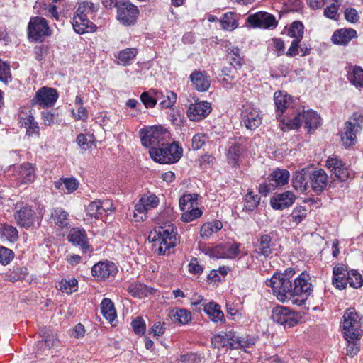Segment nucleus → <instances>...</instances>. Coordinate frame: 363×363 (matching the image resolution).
Returning <instances> with one entry per match:
<instances>
[{"instance_id":"nucleus-1","label":"nucleus","mask_w":363,"mask_h":363,"mask_svg":"<svg viewBox=\"0 0 363 363\" xmlns=\"http://www.w3.org/2000/svg\"><path fill=\"white\" fill-rule=\"evenodd\" d=\"M295 273L294 268H287L284 273L275 272L269 279H267L266 285L272 288L280 301H291L301 306L311 294L313 285L309 281L308 274L302 272L293 279Z\"/></svg>"},{"instance_id":"nucleus-2","label":"nucleus","mask_w":363,"mask_h":363,"mask_svg":"<svg viewBox=\"0 0 363 363\" xmlns=\"http://www.w3.org/2000/svg\"><path fill=\"white\" fill-rule=\"evenodd\" d=\"M149 241L158 255H168L177 243V232L172 225L159 226L150 232Z\"/></svg>"},{"instance_id":"nucleus-3","label":"nucleus","mask_w":363,"mask_h":363,"mask_svg":"<svg viewBox=\"0 0 363 363\" xmlns=\"http://www.w3.org/2000/svg\"><path fill=\"white\" fill-rule=\"evenodd\" d=\"M99 10V4L91 1H84L79 4L77 11L72 18V27L78 34L94 32L96 26L92 23V18Z\"/></svg>"},{"instance_id":"nucleus-4","label":"nucleus","mask_w":363,"mask_h":363,"mask_svg":"<svg viewBox=\"0 0 363 363\" xmlns=\"http://www.w3.org/2000/svg\"><path fill=\"white\" fill-rule=\"evenodd\" d=\"M150 157L160 164H173L182 156L183 149L176 142L162 143L158 147H151L149 150Z\"/></svg>"},{"instance_id":"nucleus-5","label":"nucleus","mask_w":363,"mask_h":363,"mask_svg":"<svg viewBox=\"0 0 363 363\" xmlns=\"http://www.w3.org/2000/svg\"><path fill=\"white\" fill-rule=\"evenodd\" d=\"M362 318V315L354 308H347L344 312L340 321L343 336L347 337L350 340L361 338L363 334Z\"/></svg>"},{"instance_id":"nucleus-6","label":"nucleus","mask_w":363,"mask_h":363,"mask_svg":"<svg viewBox=\"0 0 363 363\" xmlns=\"http://www.w3.org/2000/svg\"><path fill=\"white\" fill-rule=\"evenodd\" d=\"M281 122L289 129H296L304 124V128L308 132H311L320 125L321 118L317 112L308 110L296 113L294 116L288 118L286 121L285 119H281Z\"/></svg>"},{"instance_id":"nucleus-7","label":"nucleus","mask_w":363,"mask_h":363,"mask_svg":"<svg viewBox=\"0 0 363 363\" xmlns=\"http://www.w3.org/2000/svg\"><path fill=\"white\" fill-rule=\"evenodd\" d=\"M141 143L145 147H158L169 138V133L161 126H152L140 131Z\"/></svg>"},{"instance_id":"nucleus-8","label":"nucleus","mask_w":363,"mask_h":363,"mask_svg":"<svg viewBox=\"0 0 363 363\" xmlns=\"http://www.w3.org/2000/svg\"><path fill=\"white\" fill-rule=\"evenodd\" d=\"M52 30L47 20L40 16L31 17L28 25V36L34 42H42L50 36Z\"/></svg>"},{"instance_id":"nucleus-9","label":"nucleus","mask_w":363,"mask_h":363,"mask_svg":"<svg viewBox=\"0 0 363 363\" xmlns=\"http://www.w3.org/2000/svg\"><path fill=\"white\" fill-rule=\"evenodd\" d=\"M203 252L212 258L234 259L240 254V244L237 242H223L214 247H206Z\"/></svg>"},{"instance_id":"nucleus-10","label":"nucleus","mask_w":363,"mask_h":363,"mask_svg":"<svg viewBox=\"0 0 363 363\" xmlns=\"http://www.w3.org/2000/svg\"><path fill=\"white\" fill-rule=\"evenodd\" d=\"M158 204L159 199L156 195L150 193L143 195L135 205V210L133 213L134 221L140 222L146 220L147 211L156 208Z\"/></svg>"},{"instance_id":"nucleus-11","label":"nucleus","mask_w":363,"mask_h":363,"mask_svg":"<svg viewBox=\"0 0 363 363\" xmlns=\"http://www.w3.org/2000/svg\"><path fill=\"white\" fill-rule=\"evenodd\" d=\"M272 319L286 328L295 326L299 319L298 315L285 306H277L272 311Z\"/></svg>"},{"instance_id":"nucleus-12","label":"nucleus","mask_w":363,"mask_h":363,"mask_svg":"<svg viewBox=\"0 0 363 363\" xmlns=\"http://www.w3.org/2000/svg\"><path fill=\"white\" fill-rule=\"evenodd\" d=\"M16 208L18 209L14 213V219L19 227L28 229L33 226L35 222H38L39 218L29 205L18 207L17 204Z\"/></svg>"},{"instance_id":"nucleus-13","label":"nucleus","mask_w":363,"mask_h":363,"mask_svg":"<svg viewBox=\"0 0 363 363\" xmlns=\"http://www.w3.org/2000/svg\"><path fill=\"white\" fill-rule=\"evenodd\" d=\"M139 13L138 9L129 1H120L117 9V19L125 26L134 24Z\"/></svg>"},{"instance_id":"nucleus-14","label":"nucleus","mask_w":363,"mask_h":363,"mask_svg":"<svg viewBox=\"0 0 363 363\" xmlns=\"http://www.w3.org/2000/svg\"><path fill=\"white\" fill-rule=\"evenodd\" d=\"M58 99V93L56 89L43 86L36 93L31 101L33 106L38 104L41 107H51L54 106Z\"/></svg>"},{"instance_id":"nucleus-15","label":"nucleus","mask_w":363,"mask_h":363,"mask_svg":"<svg viewBox=\"0 0 363 363\" xmlns=\"http://www.w3.org/2000/svg\"><path fill=\"white\" fill-rule=\"evenodd\" d=\"M41 340L36 342L37 354H46L57 342V335L48 328H43L40 333Z\"/></svg>"},{"instance_id":"nucleus-16","label":"nucleus","mask_w":363,"mask_h":363,"mask_svg":"<svg viewBox=\"0 0 363 363\" xmlns=\"http://www.w3.org/2000/svg\"><path fill=\"white\" fill-rule=\"evenodd\" d=\"M67 240L73 245L79 246L82 252H91V247L88 242L87 234L84 228H72L67 235Z\"/></svg>"},{"instance_id":"nucleus-17","label":"nucleus","mask_w":363,"mask_h":363,"mask_svg":"<svg viewBox=\"0 0 363 363\" xmlns=\"http://www.w3.org/2000/svg\"><path fill=\"white\" fill-rule=\"evenodd\" d=\"M254 252L264 257H269L275 247V242L272 239L271 233L260 235L257 241L253 243Z\"/></svg>"},{"instance_id":"nucleus-18","label":"nucleus","mask_w":363,"mask_h":363,"mask_svg":"<svg viewBox=\"0 0 363 363\" xmlns=\"http://www.w3.org/2000/svg\"><path fill=\"white\" fill-rule=\"evenodd\" d=\"M15 176L19 184H29L35 180V167L29 162L23 163L16 168Z\"/></svg>"},{"instance_id":"nucleus-19","label":"nucleus","mask_w":363,"mask_h":363,"mask_svg":"<svg viewBox=\"0 0 363 363\" xmlns=\"http://www.w3.org/2000/svg\"><path fill=\"white\" fill-rule=\"evenodd\" d=\"M108 211H112V204L109 201L96 200L86 208V216L94 219L102 218Z\"/></svg>"},{"instance_id":"nucleus-20","label":"nucleus","mask_w":363,"mask_h":363,"mask_svg":"<svg viewBox=\"0 0 363 363\" xmlns=\"http://www.w3.org/2000/svg\"><path fill=\"white\" fill-rule=\"evenodd\" d=\"M247 22L254 27L270 28L277 26V22L274 16L267 12H257L247 17Z\"/></svg>"},{"instance_id":"nucleus-21","label":"nucleus","mask_w":363,"mask_h":363,"mask_svg":"<svg viewBox=\"0 0 363 363\" xmlns=\"http://www.w3.org/2000/svg\"><path fill=\"white\" fill-rule=\"evenodd\" d=\"M118 272L116 265L109 261L99 262L91 268V274L98 279H105L114 277Z\"/></svg>"},{"instance_id":"nucleus-22","label":"nucleus","mask_w":363,"mask_h":363,"mask_svg":"<svg viewBox=\"0 0 363 363\" xmlns=\"http://www.w3.org/2000/svg\"><path fill=\"white\" fill-rule=\"evenodd\" d=\"M211 111L210 103L207 101L195 102L190 104L187 116L191 121H199L206 118Z\"/></svg>"},{"instance_id":"nucleus-23","label":"nucleus","mask_w":363,"mask_h":363,"mask_svg":"<svg viewBox=\"0 0 363 363\" xmlns=\"http://www.w3.org/2000/svg\"><path fill=\"white\" fill-rule=\"evenodd\" d=\"M350 271L347 267L342 263L336 264L333 269V285L338 289H345L348 284Z\"/></svg>"},{"instance_id":"nucleus-24","label":"nucleus","mask_w":363,"mask_h":363,"mask_svg":"<svg viewBox=\"0 0 363 363\" xmlns=\"http://www.w3.org/2000/svg\"><path fill=\"white\" fill-rule=\"evenodd\" d=\"M19 123L22 128L26 130V134L28 136H37L40 135V127L38 122L31 112H22L19 116Z\"/></svg>"},{"instance_id":"nucleus-25","label":"nucleus","mask_w":363,"mask_h":363,"mask_svg":"<svg viewBox=\"0 0 363 363\" xmlns=\"http://www.w3.org/2000/svg\"><path fill=\"white\" fill-rule=\"evenodd\" d=\"M328 179V175L322 169L310 171V186L313 191L316 194H320L323 191L327 186Z\"/></svg>"},{"instance_id":"nucleus-26","label":"nucleus","mask_w":363,"mask_h":363,"mask_svg":"<svg viewBox=\"0 0 363 363\" xmlns=\"http://www.w3.org/2000/svg\"><path fill=\"white\" fill-rule=\"evenodd\" d=\"M241 121L247 129L255 130L261 124L262 118L257 109L247 106L242 111Z\"/></svg>"},{"instance_id":"nucleus-27","label":"nucleus","mask_w":363,"mask_h":363,"mask_svg":"<svg viewBox=\"0 0 363 363\" xmlns=\"http://www.w3.org/2000/svg\"><path fill=\"white\" fill-rule=\"evenodd\" d=\"M193 87L200 92L206 91L211 85V78L205 71L194 70L189 76Z\"/></svg>"},{"instance_id":"nucleus-28","label":"nucleus","mask_w":363,"mask_h":363,"mask_svg":"<svg viewBox=\"0 0 363 363\" xmlns=\"http://www.w3.org/2000/svg\"><path fill=\"white\" fill-rule=\"evenodd\" d=\"M296 196L290 191L277 194L270 199V204L274 209L282 210L291 206L295 201Z\"/></svg>"},{"instance_id":"nucleus-29","label":"nucleus","mask_w":363,"mask_h":363,"mask_svg":"<svg viewBox=\"0 0 363 363\" xmlns=\"http://www.w3.org/2000/svg\"><path fill=\"white\" fill-rule=\"evenodd\" d=\"M274 104L276 106L277 118H280L282 113L291 106V97L286 92L283 91H277L274 94Z\"/></svg>"},{"instance_id":"nucleus-30","label":"nucleus","mask_w":363,"mask_h":363,"mask_svg":"<svg viewBox=\"0 0 363 363\" xmlns=\"http://www.w3.org/2000/svg\"><path fill=\"white\" fill-rule=\"evenodd\" d=\"M310 171L309 168H303L294 172L292 184L294 189L301 192L308 189Z\"/></svg>"},{"instance_id":"nucleus-31","label":"nucleus","mask_w":363,"mask_h":363,"mask_svg":"<svg viewBox=\"0 0 363 363\" xmlns=\"http://www.w3.org/2000/svg\"><path fill=\"white\" fill-rule=\"evenodd\" d=\"M357 37V31L353 28H341L336 30L331 38L332 42L338 45H346L352 39Z\"/></svg>"},{"instance_id":"nucleus-32","label":"nucleus","mask_w":363,"mask_h":363,"mask_svg":"<svg viewBox=\"0 0 363 363\" xmlns=\"http://www.w3.org/2000/svg\"><path fill=\"white\" fill-rule=\"evenodd\" d=\"M357 130L355 124H353L352 121H348L345 123V127L341 133V140L345 148H349L356 144Z\"/></svg>"},{"instance_id":"nucleus-33","label":"nucleus","mask_w":363,"mask_h":363,"mask_svg":"<svg viewBox=\"0 0 363 363\" xmlns=\"http://www.w3.org/2000/svg\"><path fill=\"white\" fill-rule=\"evenodd\" d=\"M203 311L208 315L209 318L214 323L225 322V316L220 309V305L215 302L204 303L202 304Z\"/></svg>"},{"instance_id":"nucleus-34","label":"nucleus","mask_w":363,"mask_h":363,"mask_svg":"<svg viewBox=\"0 0 363 363\" xmlns=\"http://www.w3.org/2000/svg\"><path fill=\"white\" fill-rule=\"evenodd\" d=\"M234 337H235L234 332L229 331L228 333H221L213 336L212 338V345L216 348L226 347L233 349Z\"/></svg>"},{"instance_id":"nucleus-35","label":"nucleus","mask_w":363,"mask_h":363,"mask_svg":"<svg viewBox=\"0 0 363 363\" xmlns=\"http://www.w3.org/2000/svg\"><path fill=\"white\" fill-rule=\"evenodd\" d=\"M289 172L284 169H277L269 176L268 180L272 188L282 186L287 184L289 179Z\"/></svg>"},{"instance_id":"nucleus-36","label":"nucleus","mask_w":363,"mask_h":363,"mask_svg":"<svg viewBox=\"0 0 363 363\" xmlns=\"http://www.w3.org/2000/svg\"><path fill=\"white\" fill-rule=\"evenodd\" d=\"M50 219L60 228H67L69 225V213L62 208L57 207L52 209Z\"/></svg>"},{"instance_id":"nucleus-37","label":"nucleus","mask_w":363,"mask_h":363,"mask_svg":"<svg viewBox=\"0 0 363 363\" xmlns=\"http://www.w3.org/2000/svg\"><path fill=\"white\" fill-rule=\"evenodd\" d=\"M153 289L140 282L131 283L128 288V291L135 298H142L152 293Z\"/></svg>"},{"instance_id":"nucleus-38","label":"nucleus","mask_w":363,"mask_h":363,"mask_svg":"<svg viewBox=\"0 0 363 363\" xmlns=\"http://www.w3.org/2000/svg\"><path fill=\"white\" fill-rule=\"evenodd\" d=\"M220 23L223 30L233 31L238 26V15L233 12L225 13L220 18Z\"/></svg>"},{"instance_id":"nucleus-39","label":"nucleus","mask_w":363,"mask_h":363,"mask_svg":"<svg viewBox=\"0 0 363 363\" xmlns=\"http://www.w3.org/2000/svg\"><path fill=\"white\" fill-rule=\"evenodd\" d=\"M101 311L103 316L109 322H113L116 318L114 304L109 298H105L101 303Z\"/></svg>"},{"instance_id":"nucleus-40","label":"nucleus","mask_w":363,"mask_h":363,"mask_svg":"<svg viewBox=\"0 0 363 363\" xmlns=\"http://www.w3.org/2000/svg\"><path fill=\"white\" fill-rule=\"evenodd\" d=\"M18 238L17 229L10 225L0 224V239L14 242Z\"/></svg>"},{"instance_id":"nucleus-41","label":"nucleus","mask_w":363,"mask_h":363,"mask_svg":"<svg viewBox=\"0 0 363 363\" xmlns=\"http://www.w3.org/2000/svg\"><path fill=\"white\" fill-rule=\"evenodd\" d=\"M223 228L220 220L204 223L200 230V235L203 239H208L213 233L218 232Z\"/></svg>"},{"instance_id":"nucleus-42","label":"nucleus","mask_w":363,"mask_h":363,"mask_svg":"<svg viewBox=\"0 0 363 363\" xmlns=\"http://www.w3.org/2000/svg\"><path fill=\"white\" fill-rule=\"evenodd\" d=\"M227 57L230 65L234 69L240 68L242 64L243 58L240 55V50L238 47L232 46L227 50Z\"/></svg>"},{"instance_id":"nucleus-43","label":"nucleus","mask_w":363,"mask_h":363,"mask_svg":"<svg viewBox=\"0 0 363 363\" xmlns=\"http://www.w3.org/2000/svg\"><path fill=\"white\" fill-rule=\"evenodd\" d=\"M260 202V197L258 194H255L252 191H249L244 196L243 210L252 211Z\"/></svg>"},{"instance_id":"nucleus-44","label":"nucleus","mask_w":363,"mask_h":363,"mask_svg":"<svg viewBox=\"0 0 363 363\" xmlns=\"http://www.w3.org/2000/svg\"><path fill=\"white\" fill-rule=\"evenodd\" d=\"M170 316L174 321L182 325L187 324L191 320V312L184 308L172 311Z\"/></svg>"},{"instance_id":"nucleus-45","label":"nucleus","mask_w":363,"mask_h":363,"mask_svg":"<svg viewBox=\"0 0 363 363\" xmlns=\"http://www.w3.org/2000/svg\"><path fill=\"white\" fill-rule=\"evenodd\" d=\"M57 289L62 292L70 294L76 291L78 289V281L75 278L69 279H62L57 286Z\"/></svg>"},{"instance_id":"nucleus-46","label":"nucleus","mask_w":363,"mask_h":363,"mask_svg":"<svg viewBox=\"0 0 363 363\" xmlns=\"http://www.w3.org/2000/svg\"><path fill=\"white\" fill-rule=\"evenodd\" d=\"M138 50L135 48H126L119 52L118 59L121 65L126 66L130 64L131 61L136 57Z\"/></svg>"},{"instance_id":"nucleus-47","label":"nucleus","mask_w":363,"mask_h":363,"mask_svg":"<svg viewBox=\"0 0 363 363\" xmlns=\"http://www.w3.org/2000/svg\"><path fill=\"white\" fill-rule=\"evenodd\" d=\"M348 80L356 87L363 88V69L355 67L348 73Z\"/></svg>"},{"instance_id":"nucleus-48","label":"nucleus","mask_w":363,"mask_h":363,"mask_svg":"<svg viewBox=\"0 0 363 363\" xmlns=\"http://www.w3.org/2000/svg\"><path fill=\"white\" fill-rule=\"evenodd\" d=\"M198 194H184L179 199V206L182 211L185 209H190L193 208L194 205L197 204Z\"/></svg>"},{"instance_id":"nucleus-49","label":"nucleus","mask_w":363,"mask_h":363,"mask_svg":"<svg viewBox=\"0 0 363 363\" xmlns=\"http://www.w3.org/2000/svg\"><path fill=\"white\" fill-rule=\"evenodd\" d=\"M160 99H162L160 102V106L163 108H171L177 101V94L173 91H166L165 94L159 93Z\"/></svg>"},{"instance_id":"nucleus-50","label":"nucleus","mask_w":363,"mask_h":363,"mask_svg":"<svg viewBox=\"0 0 363 363\" xmlns=\"http://www.w3.org/2000/svg\"><path fill=\"white\" fill-rule=\"evenodd\" d=\"M347 344L346 347V354L351 357L357 355L360 351V338H353L350 340L347 337H344Z\"/></svg>"},{"instance_id":"nucleus-51","label":"nucleus","mask_w":363,"mask_h":363,"mask_svg":"<svg viewBox=\"0 0 363 363\" xmlns=\"http://www.w3.org/2000/svg\"><path fill=\"white\" fill-rule=\"evenodd\" d=\"M304 26L300 21H294L291 23L288 35L294 38L295 40H300L303 38Z\"/></svg>"},{"instance_id":"nucleus-52","label":"nucleus","mask_w":363,"mask_h":363,"mask_svg":"<svg viewBox=\"0 0 363 363\" xmlns=\"http://www.w3.org/2000/svg\"><path fill=\"white\" fill-rule=\"evenodd\" d=\"M243 148L240 145H232L228 152V160L230 164L235 166L238 164L239 157L242 152Z\"/></svg>"},{"instance_id":"nucleus-53","label":"nucleus","mask_w":363,"mask_h":363,"mask_svg":"<svg viewBox=\"0 0 363 363\" xmlns=\"http://www.w3.org/2000/svg\"><path fill=\"white\" fill-rule=\"evenodd\" d=\"M255 344L253 339L248 338L247 337H239L235 335L234 337V342L233 343V349L238 348H248Z\"/></svg>"},{"instance_id":"nucleus-54","label":"nucleus","mask_w":363,"mask_h":363,"mask_svg":"<svg viewBox=\"0 0 363 363\" xmlns=\"http://www.w3.org/2000/svg\"><path fill=\"white\" fill-rule=\"evenodd\" d=\"M185 212L182 216V220L185 223L191 222L202 215V211L198 208H191L190 209H185Z\"/></svg>"},{"instance_id":"nucleus-55","label":"nucleus","mask_w":363,"mask_h":363,"mask_svg":"<svg viewBox=\"0 0 363 363\" xmlns=\"http://www.w3.org/2000/svg\"><path fill=\"white\" fill-rule=\"evenodd\" d=\"M14 258V252L11 249L0 246V264L8 265Z\"/></svg>"},{"instance_id":"nucleus-56","label":"nucleus","mask_w":363,"mask_h":363,"mask_svg":"<svg viewBox=\"0 0 363 363\" xmlns=\"http://www.w3.org/2000/svg\"><path fill=\"white\" fill-rule=\"evenodd\" d=\"M348 284L350 286L354 289L360 288L363 284V279L362 275L354 269L350 271Z\"/></svg>"},{"instance_id":"nucleus-57","label":"nucleus","mask_w":363,"mask_h":363,"mask_svg":"<svg viewBox=\"0 0 363 363\" xmlns=\"http://www.w3.org/2000/svg\"><path fill=\"white\" fill-rule=\"evenodd\" d=\"M306 216V209L303 206L295 208L290 215L291 220L296 224L300 223Z\"/></svg>"},{"instance_id":"nucleus-58","label":"nucleus","mask_w":363,"mask_h":363,"mask_svg":"<svg viewBox=\"0 0 363 363\" xmlns=\"http://www.w3.org/2000/svg\"><path fill=\"white\" fill-rule=\"evenodd\" d=\"M158 99L159 93H156V97H152L148 92H143L140 96V100L147 108L154 107Z\"/></svg>"},{"instance_id":"nucleus-59","label":"nucleus","mask_w":363,"mask_h":363,"mask_svg":"<svg viewBox=\"0 0 363 363\" xmlns=\"http://www.w3.org/2000/svg\"><path fill=\"white\" fill-rule=\"evenodd\" d=\"M133 331L138 335H143L146 330V325L142 317L138 316L131 322Z\"/></svg>"},{"instance_id":"nucleus-60","label":"nucleus","mask_w":363,"mask_h":363,"mask_svg":"<svg viewBox=\"0 0 363 363\" xmlns=\"http://www.w3.org/2000/svg\"><path fill=\"white\" fill-rule=\"evenodd\" d=\"M192 148L199 150L208 140V137L204 133H197L192 138Z\"/></svg>"},{"instance_id":"nucleus-61","label":"nucleus","mask_w":363,"mask_h":363,"mask_svg":"<svg viewBox=\"0 0 363 363\" xmlns=\"http://www.w3.org/2000/svg\"><path fill=\"white\" fill-rule=\"evenodd\" d=\"M11 79L10 67L6 62L0 61V81L8 83Z\"/></svg>"},{"instance_id":"nucleus-62","label":"nucleus","mask_w":363,"mask_h":363,"mask_svg":"<svg viewBox=\"0 0 363 363\" xmlns=\"http://www.w3.org/2000/svg\"><path fill=\"white\" fill-rule=\"evenodd\" d=\"M201 361V356L193 352L182 354L179 359L180 363H199Z\"/></svg>"},{"instance_id":"nucleus-63","label":"nucleus","mask_w":363,"mask_h":363,"mask_svg":"<svg viewBox=\"0 0 363 363\" xmlns=\"http://www.w3.org/2000/svg\"><path fill=\"white\" fill-rule=\"evenodd\" d=\"M188 267L189 272L195 275H200L203 271V267L199 264L196 258L191 259Z\"/></svg>"},{"instance_id":"nucleus-64","label":"nucleus","mask_w":363,"mask_h":363,"mask_svg":"<svg viewBox=\"0 0 363 363\" xmlns=\"http://www.w3.org/2000/svg\"><path fill=\"white\" fill-rule=\"evenodd\" d=\"M63 183L69 194L74 192L79 186V182L74 178H65Z\"/></svg>"}]
</instances>
